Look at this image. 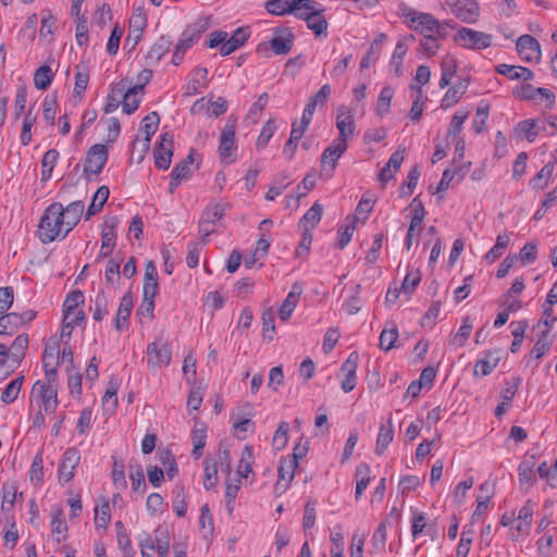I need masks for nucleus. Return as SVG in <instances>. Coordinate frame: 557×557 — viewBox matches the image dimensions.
I'll return each mask as SVG.
<instances>
[{
  "label": "nucleus",
  "mask_w": 557,
  "mask_h": 557,
  "mask_svg": "<svg viewBox=\"0 0 557 557\" xmlns=\"http://www.w3.org/2000/svg\"><path fill=\"white\" fill-rule=\"evenodd\" d=\"M171 46V38L161 36L147 53V59L158 62L170 50Z\"/></svg>",
  "instance_id": "nucleus-39"
},
{
  "label": "nucleus",
  "mask_w": 557,
  "mask_h": 557,
  "mask_svg": "<svg viewBox=\"0 0 557 557\" xmlns=\"http://www.w3.org/2000/svg\"><path fill=\"white\" fill-rule=\"evenodd\" d=\"M195 77L187 84L186 96L196 95L200 86H206L208 82V70L206 67H197L194 71Z\"/></svg>",
  "instance_id": "nucleus-44"
},
{
  "label": "nucleus",
  "mask_w": 557,
  "mask_h": 557,
  "mask_svg": "<svg viewBox=\"0 0 557 557\" xmlns=\"http://www.w3.org/2000/svg\"><path fill=\"white\" fill-rule=\"evenodd\" d=\"M63 511L61 508H53L51 512V532L52 535L61 534L63 539L65 537V533L67 531L66 523L62 520Z\"/></svg>",
  "instance_id": "nucleus-60"
},
{
  "label": "nucleus",
  "mask_w": 557,
  "mask_h": 557,
  "mask_svg": "<svg viewBox=\"0 0 557 557\" xmlns=\"http://www.w3.org/2000/svg\"><path fill=\"white\" fill-rule=\"evenodd\" d=\"M295 36L288 27H277L274 29L270 47L275 54H287L292 48Z\"/></svg>",
  "instance_id": "nucleus-14"
},
{
  "label": "nucleus",
  "mask_w": 557,
  "mask_h": 557,
  "mask_svg": "<svg viewBox=\"0 0 557 557\" xmlns=\"http://www.w3.org/2000/svg\"><path fill=\"white\" fill-rule=\"evenodd\" d=\"M248 39V34L244 28H237L232 36L226 37L225 41L220 48V53L223 57H226L234 51H236L239 47H242L246 40Z\"/></svg>",
  "instance_id": "nucleus-31"
},
{
  "label": "nucleus",
  "mask_w": 557,
  "mask_h": 557,
  "mask_svg": "<svg viewBox=\"0 0 557 557\" xmlns=\"http://www.w3.org/2000/svg\"><path fill=\"white\" fill-rule=\"evenodd\" d=\"M408 48L403 40H399L395 47L394 53L392 55L391 65L394 66V72L396 76H401L404 74L403 71V58L406 55Z\"/></svg>",
  "instance_id": "nucleus-47"
},
{
  "label": "nucleus",
  "mask_w": 557,
  "mask_h": 557,
  "mask_svg": "<svg viewBox=\"0 0 557 557\" xmlns=\"http://www.w3.org/2000/svg\"><path fill=\"white\" fill-rule=\"evenodd\" d=\"M158 271L153 261H148L145 265L143 295L156 297L158 294Z\"/></svg>",
  "instance_id": "nucleus-29"
},
{
  "label": "nucleus",
  "mask_w": 557,
  "mask_h": 557,
  "mask_svg": "<svg viewBox=\"0 0 557 557\" xmlns=\"http://www.w3.org/2000/svg\"><path fill=\"white\" fill-rule=\"evenodd\" d=\"M355 475L357 481L355 497L358 500L370 482L369 465L361 463L360 466H358Z\"/></svg>",
  "instance_id": "nucleus-41"
},
{
  "label": "nucleus",
  "mask_w": 557,
  "mask_h": 557,
  "mask_svg": "<svg viewBox=\"0 0 557 557\" xmlns=\"http://www.w3.org/2000/svg\"><path fill=\"white\" fill-rule=\"evenodd\" d=\"M111 519L110 505L104 500L101 506L95 509V523L98 528L107 529Z\"/></svg>",
  "instance_id": "nucleus-62"
},
{
  "label": "nucleus",
  "mask_w": 557,
  "mask_h": 557,
  "mask_svg": "<svg viewBox=\"0 0 557 557\" xmlns=\"http://www.w3.org/2000/svg\"><path fill=\"white\" fill-rule=\"evenodd\" d=\"M203 472V486L206 490H210L218 483L216 462H210V459L206 458Z\"/></svg>",
  "instance_id": "nucleus-55"
},
{
  "label": "nucleus",
  "mask_w": 557,
  "mask_h": 557,
  "mask_svg": "<svg viewBox=\"0 0 557 557\" xmlns=\"http://www.w3.org/2000/svg\"><path fill=\"white\" fill-rule=\"evenodd\" d=\"M325 8L320 4L305 22L307 27L313 32L315 37L327 36V20L324 15Z\"/></svg>",
  "instance_id": "nucleus-23"
},
{
  "label": "nucleus",
  "mask_w": 557,
  "mask_h": 557,
  "mask_svg": "<svg viewBox=\"0 0 557 557\" xmlns=\"http://www.w3.org/2000/svg\"><path fill=\"white\" fill-rule=\"evenodd\" d=\"M224 211L225 209L222 205H214L203 210L198 225L202 243L208 242V236L214 232V225L223 218Z\"/></svg>",
  "instance_id": "nucleus-9"
},
{
  "label": "nucleus",
  "mask_w": 557,
  "mask_h": 557,
  "mask_svg": "<svg viewBox=\"0 0 557 557\" xmlns=\"http://www.w3.org/2000/svg\"><path fill=\"white\" fill-rule=\"evenodd\" d=\"M28 347V335L20 334L15 337L12 345L9 347L11 354V364L16 368L23 360L26 349Z\"/></svg>",
  "instance_id": "nucleus-34"
},
{
  "label": "nucleus",
  "mask_w": 557,
  "mask_h": 557,
  "mask_svg": "<svg viewBox=\"0 0 557 557\" xmlns=\"http://www.w3.org/2000/svg\"><path fill=\"white\" fill-rule=\"evenodd\" d=\"M557 287V283H555L549 290L546 301L543 305V315L542 319L537 323V327H540L539 338L534 345L532 354L536 359L542 358L545 352L550 348L552 341L548 339V334L550 332L552 326L554 325L556 318L553 315V306L557 301L555 289Z\"/></svg>",
  "instance_id": "nucleus-2"
},
{
  "label": "nucleus",
  "mask_w": 557,
  "mask_h": 557,
  "mask_svg": "<svg viewBox=\"0 0 557 557\" xmlns=\"http://www.w3.org/2000/svg\"><path fill=\"white\" fill-rule=\"evenodd\" d=\"M479 491H486V495H478V505L472 515V520H474L476 516L482 515L487 509L488 503L493 496V484H491L490 482H484L480 485Z\"/></svg>",
  "instance_id": "nucleus-40"
},
{
  "label": "nucleus",
  "mask_w": 557,
  "mask_h": 557,
  "mask_svg": "<svg viewBox=\"0 0 557 557\" xmlns=\"http://www.w3.org/2000/svg\"><path fill=\"white\" fill-rule=\"evenodd\" d=\"M174 136L166 132L161 136L159 145L153 149L154 164L157 168L166 170L171 164L173 156Z\"/></svg>",
  "instance_id": "nucleus-10"
},
{
  "label": "nucleus",
  "mask_w": 557,
  "mask_h": 557,
  "mask_svg": "<svg viewBox=\"0 0 557 557\" xmlns=\"http://www.w3.org/2000/svg\"><path fill=\"white\" fill-rule=\"evenodd\" d=\"M227 111V101L223 97H219L212 101L209 99L207 102L205 98H200L194 102L190 108L191 114H198L205 112L208 117H219Z\"/></svg>",
  "instance_id": "nucleus-12"
},
{
  "label": "nucleus",
  "mask_w": 557,
  "mask_h": 557,
  "mask_svg": "<svg viewBox=\"0 0 557 557\" xmlns=\"http://www.w3.org/2000/svg\"><path fill=\"white\" fill-rule=\"evenodd\" d=\"M290 3L293 4L290 14L302 21L313 14V11L321 4L314 0H294Z\"/></svg>",
  "instance_id": "nucleus-36"
},
{
  "label": "nucleus",
  "mask_w": 557,
  "mask_h": 557,
  "mask_svg": "<svg viewBox=\"0 0 557 557\" xmlns=\"http://www.w3.org/2000/svg\"><path fill=\"white\" fill-rule=\"evenodd\" d=\"M535 466L534 456L525 458L518 468L520 486L523 487L525 484H530L533 474V468Z\"/></svg>",
  "instance_id": "nucleus-46"
},
{
  "label": "nucleus",
  "mask_w": 557,
  "mask_h": 557,
  "mask_svg": "<svg viewBox=\"0 0 557 557\" xmlns=\"http://www.w3.org/2000/svg\"><path fill=\"white\" fill-rule=\"evenodd\" d=\"M517 52L525 61L537 60L540 58V44L531 35H522L516 44Z\"/></svg>",
  "instance_id": "nucleus-19"
},
{
  "label": "nucleus",
  "mask_w": 557,
  "mask_h": 557,
  "mask_svg": "<svg viewBox=\"0 0 557 557\" xmlns=\"http://www.w3.org/2000/svg\"><path fill=\"white\" fill-rule=\"evenodd\" d=\"M172 358V349L168 342L156 341L147 346V363L149 367H166Z\"/></svg>",
  "instance_id": "nucleus-8"
},
{
  "label": "nucleus",
  "mask_w": 557,
  "mask_h": 557,
  "mask_svg": "<svg viewBox=\"0 0 557 557\" xmlns=\"http://www.w3.org/2000/svg\"><path fill=\"white\" fill-rule=\"evenodd\" d=\"M128 85L127 79H122L111 88L110 94L107 97V102L103 108L104 113L109 114L115 111L119 106H122V100Z\"/></svg>",
  "instance_id": "nucleus-28"
},
{
  "label": "nucleus",
  "mask_w": 557,
  "mask_h": 557,
  "mask_svg": "<svg viewBox=\"0 0 557 557\" xmlns=\"http://www.w3.org/2000/svg\"><path fill=\"white\" fill-rule=\"evenodd\" d=\"M117 388L119 384L111 380L107 387V391L102 397V405L107 410L113 411L117 406Z\"/></svg>",
  "instance_id": "nucleus-53"
},
{
  "label": "nucleus",
  "mask_w": 557,
  "mask_h": 557,
  "mask_svg": "<svg viewBox=\"0 0 557 557\" xmlns=\"http://www.w3.org/2000/svg\"><path fill=\"white\" fill-rule=\"evenodd\" d=\"M237 119L234 115L227 117L226 124L221 133L218 152L223 162H233V152L237 149L235 132Z\"/></svg>",
  "instance_id": "nucleus-4"
},
{
  "label": "nucleus",
  "mask_w": 557,
  "mask_h": 557,
  "mask_svg": "<svg viewBox=\"0 0 557 557\" xmlns=\"http://www.w3.org/2000/svg\"><path fill=\"white\" fill-rule=\"evenodd\" d=\"M133 296L131 292H127L121 299L116 317H115V327L117 330H122L124 326H127L129 315L133 309Z\"/></svg>",
  "instance_id": "nucleus-32"
},
{
  "label": "nucleus",
  "mask_w": 557,
  "mask_h": 557,
  "mask_svg": "<svg viewBox=\"0 0 557 557\" xmlns=\"http://www.w3.org/2000/svg\"><path fill=\"white\" fill-rule=\"evenodd\" d=\"M65 232L64 220L62 219L61 203L52 202L46 208L38 225V237L44 244L62 237Z\"/></svg>",
  "instance_id": "nucleus-3"
},
{
  "label": "nucleus",
  "mask_w": 557,
  "mask_h": 557,
  "mask_svg": "<svg viewBox=\"0 0 557 557\" xmlns=\"http://www.w3.org/2000/svg\"><path fill=\"white\" fill-rule=\"evenodd\" d=\"M57 106H58V102H57L55 95L47 96L44 99V102H42L44 119L48 123H50V125H54Z\"/></svg>",
  "instance_id": "nucleus-64"
},
{
  "label": "nucleus",
  "mask_w": 557,
  "mask_h": 557,
  "mask_svg": "<svg viewBox=\"0 0 557 557\" xmlns=\"http://www.w3.org/2000/svg\"><path fill=\"white\" fill-rule=\"evenodd\" d=\"M21 326L17 313H7L0 317V335H12Z\"/></svg>",
  "instance_id": "nucleus-43"
},
{
  "label": "nucleus",
  "mask_w": 557,
  "mask_h": 557,
  "mask_svg": "<svg viewBox=\"0 0 557 557\" xmlns=\"http://www.w3.org/2000/svg\"><path fill=\"white\" fill-rule=\"evenodd\" d=\"M81 461V454L75 447L67 448L60 461L58 469L59 481L65 483L70 482L74 478V471Z\"/></svg>",
  "instance_id": "nucleus-11"
},
{
  "label": "nucleus",
  "mask_w": 557,
  "mask_h": 557,
  "mask_svg": "<svg viewBox=\"0 0 557 557\" xmlns=\"http://www.w3.org/2000/svg\"><path fill=\"white\" fill-rule=\"evenodd\" d=\"M298 461L296 459L284 458L277 469L278 481L275 484L276 490L285 491L294 479Z\"/></svg>",
  "instance_id": "nucleus-22"
},
{
  "label": "nucleus",
  "mask_w": 557,
  "mask_h": 557,
  "mask_svg": "<svg viewBox=\"0 0 557 557\" xmlns=\"http://www.w3.org/2000/svg\"><path fill=\"white\" fill-rule=\"evenodd\" d=\"M23 381H24L23 375H20L16 379H14L13 381H11L9 383V385L2 392L1 401L5 403V404L13 403L18 396Z\"/></svg>",
  "instance_id": "nucleus-48"
},
{
  "label": "nucleus",
  "mask_w": 557,
  "mask_h": 557,
  "mask_svg": "<svg viewBox=\"0 0 557 557\" xmlns=\"http://www.w3.org/2000/svg\"><path fill=\"white\" fill-rule=\"evenodd\" d=\"M493 36L472 28L461 27L455 35V40L467 49H485L492 45Z\"/></svg>",
  "instance_id": "nucleus-5"
},
{
  "label": "nucleus",
  "mask_w": 557,
  "mask_h": 557,
  "mask_svg": "<svg viewBox=\"0 0 557 557\" xmlns=\"http://www.w3.org/2000/svg\"><path fill=\"white\" fill-rule=\"evenodd\" d=\"M301 293L302 287L298 283H295L293 285L292 290L288 293L287 297L282 302L278 309V315L282 321H286L287 319H289L293 311L297 307Z\"/></svg>",
  "instance_id": "nucleus-27"
},
{
  "label": "nucleus",
  "mask_w": 557,
  "mask_h": 557,
  "mask_svg": "<svg viewBox=\"0 0 557 557\" xmlns=\"http://www.w3.org/2000/svg\"><path fill=\"white\" fill-rule=\"evenodd\" d=\"M160 122L159 114L153 111L146 115L140 124V131L146 135L145 138L151 139V136L157 132Z\"/></svg>",
  "instance_id": "nucleus-51"
},
{
  "label": "nucleus",
  "mask_w": 557,
  "mask_h": 557,
  "mask_svg": "<svg viewBox=\"0 0 557 557\" xmlns=\"http://www.w3.org/2000/svg\"><path fill=\"white\" fill-rule=\"evenodd\" d=\"M386 39V35L384 33H380L375 39L372 41L367 54L362 58L360 67L368 69L371 63L375 61L373 58L374 54H379L381 51V46L383 41Z\"/></svg>",
  "instance_id": "nucleus-45"
},
{
  "label": "nucleus",
  "mask_w": 557,
  "mask_h": 557,
  "mask_svg": "<svg viewBox=\"0 0 557 557\" xmlns=\"http://www.w3.org/2000/svg\"><path fill=\"white\" fill-rule=\"evenodd\" d=\"M469 116V111H457L451 117L450 125L447 132L448 136L457 137L462 131V125Z\"/></svg>",
  "instance_id": "nucleus-63"
},
{
  "label": "nucleus",
  "mask_w": 557,
  "mask_h": 557,
  "mask_svg": "<svg viewBox=\"0 0 557 557\" xmlns=\"http://www.w3.org/2000/svg\"><path fill=\"white\" fill-rule=\"evenodd\" d=\"M53 78L52 70L49 65H41L34 74V85L39 90H46Z\"/></svg>",
  "instance_id": "nucleus-42"
},
{
  "label": "nucleus",
  "mask_w": 557,
  "mask_h": 557,
  "mask_svg": "<svg viewBox=\"0 0 557 557\" xmlns=\"http://www.w3.org/2000/svg\"><path fill=\"white\" fill-rule=\"evenodd\" d=\"M62 219L65 224V232L62 235L64 238L79 222L84 212V202L81 200L73 201L66 207L61 205Z\"/></svg>",
  "instance_id": "nucleus-18"
},
{
  "label": "nucleus",
  "mask_w": 557,
  "mask_h": 557,
  "mask_svg": "<svg viewBox=\"0 0 557 557\" xmlns=\"http://www.w3.org/2000/svg\"><path fill=\"white\" fill-rule=\"evenodd\" d=\"M42 364L46 381L54 383L57 380V368L59 364V345L57 342L47 344L42 354Z\"/></svg>",
  "instance_id": "nucleus-15"
},
{
  "label": "nucleus",
  "mask_w": 557,
  "mask_h": 557,
  "mask_svg": "<svg viewBox=\"0 0 557 557\" xmlns=\"http://www.w3.org/2000/svg\"><path fill=\"white\" fill-rule=\"evenodd\" d=\"M336 126L339 131V136L335 139L337 141L347 143V138L352 136L355 131L354 116L350 114L346 107H341L337 110Z\"/></svg>",
  "instance_id": "nucleus-20"
},
{
  "label": "nucleus",
  "mask_w": 557,
  "mask_h": 557,
  "mask_svg": "<svg viewBox=\"0 0 557 557\" xmlns=\"http://www.w3.org/2000/svg\"><path fill=\"white\" fill-rule=\"evenodd\" d=\"M117 224L119 219L116 216L109 218L104 222V228L101 233V249L97 256V260L107 258L111 253L113 247L115 246V227L117 226Z\"/></svg>",
  "instance_id": "nucleus-17"
},
{
  "label": "nucleus",
  "mask_w": 557,
  "mask_h": 557,
  "mask_svg": "<svg viewBox=\"0 0 557 557\" xmlns=\"http://www.w3.org/2000/svg\"><path fill=\"white\" fill-rule=\"evenodd\" d=\"M191 440L194 444L193 455L196 459L202 455V449L206 446L207 426L205 423H197L191 432Z\"/></svg>",
  "instance_id": "nucleus-37"
},
{
  "label": "nucleus",
  "mask_w": 557,
  "mask_h": 557,
  "mask_svg": "<svg viewBox=\"0 0 557 557\" xmlns=\"http://www.w3.org/2000/svg\"><path fill=\"white\" fill-rule=\"evenodd\" d=\"M394 438V424L392 418L381 423L376 438L375 453L382 455Z\"/></svg>",
  "instance_id": "nucleus-30"
},
{
  "label": "nucleus",
  "mask_w": 557,
  "mask_h": 557,
  "mask_svg": "<svg viewBox=\"0 0 557 557\" xmlns=\"http://www.w3.org/2000/svg\"><path fill=\"white\" fill-rule=\"evenodd\" d=\"M398 338V330L396 325L391 329H384L380 335V347L388 351L395 347V343Z\"/></svg>",
  "instance_id": "nucleus-56"
},
{
  "label": "nucleus",
  "mask_w": 557,
  "mask_h": 557,
  "mask_svg": "<svg viewBox=\"0 0 557 557\" xmlns=\"http://www.w3.org/2000/svg\"><path fill=\"white\" fill-rule=\"evenodd\" d=\"M474 532L470 528L463 530L460 536V541L457 547L456 557H467L473 541Z\"/></svg>",
  "instance_id": "nucleus-61"
},
{
  "label": "nucleus",
  "mask_w": 557,
  "mask_h": 557,
  "mask_svg": "<svg viewBox=\"0 0 557 557\" xmlns=\"http://www.w3.org/2000/svg\"><path fill=\"white\" fill-rule=\"evenodd\" d=\"M110 190L108 186H100L97 191L95 193L91 203L88 207L86 219H90L92 215H95L97 212H99L104 203L107 202L109 198Z\"/></svg>",
  "instance_id": "nucleus-38"
},
{
  "label": "nucleus",
  "mask_w": 557,
  "mask_h": 557,
  "mask_svg": "<svg viewBox=\"0 0 557 557\" xmlns=\"http://www.w3.org/2000/svg\"><path fill=\"white\" fill-rule=\"evenodd\" d=\"M469 87V79L462 78L459 79L454 84L453 87H450L444 95L442 101H441V108L442 109H448L451 106L459 102L461 97L465 95Z\"/></svg>",
  "instance_id": "nucleus-26"
},
{
  "label": "nucleus",
  "mask_w": 557,
  "mask_h": 557,
  "mask_svg": "<svg viewBox=\"0 0 557 557\" xmlns=\"http://www.w3.org/2000/svg\"><path fill=\"white\" fill-rule=\"evenodd\" d=\"M209 18L200 17L195 23L189 24L183 32L177 45L184 49H188L196 41H198L200 35L209 28Z\"/></svg>",
  "instance_id": "nucleus-16"
},
{
  "label": "nucleus",
  "mask_w": 557,
  "mask_h": 557,
  "mask_svg": "<svg viewBox=\"0 0 557 557\" xmlns=\"http://www.w3.org/2000/svg\"><path fill=\"white\" fill-rule=\"evenodd\" d=\"M451 12L465 23H474L479 16V5L474 0H461L460 2H451L445 0Z\"/></svg>",
  "instance_id": "nucleus-13"
},
{
  "label": "nucleus",
  "mask_w": 557,
  "mask_h": 557,
  "mask_svg": "<svg viewBox=\"0 0 557 557\" xmlns=\"http://www.w3.org/2000/svg\"><path fill=\"white\" fill-rule=\"evenodd\" d=\"M347 150V143L334 140L333 144L327 147L321 156V165L325 168L329 165L331 171H334L338 159Z\"/></svg>",
  "instance_id": "nucleus-25"
},
{
  "label": "nucleus",
  "mask_w": 557,
  "mask_h": 557,
  "mask_svg": "<svg viewBox=\"0 0 557 557\" xmlns=\"http://www.w3.org/2000/svg\"><path fill=\"white\" fill-rule=\"evenodd\" d=\"M139 106V99L137 98V91L131 89V82H128L126 91L122 100V110L126 114L134 113Z\"/></svg>",
  "instance_id": "nucleus-50"
},
{
  "label": "nucleus",
  "mask_w": 557,
  "mask_h": 557,
  "mask_svg": "<svg viewBox=\"0 0 557 557\" xmlns=\"http://www.w3.org/2000/svg\"><path fill=\"white\" fill-rule=\"evenodd\" d=\"M34 391H38L46 412H53L58 406L57 388L53 383H44L37 381L33 387Z\"/></svg>",
  "instance_id": "nucleus-21"
},
{
  "label": "nucleus",
  "mask_w": 557,
  "mask_h": 557,
  "mask_svg": "<svg viewBox=\"0 0 557 557\" xmlns=\"http://www.w3.org/2000/svg\"><path fill=\"white\" fill-rule=\"evenodd\" d=\"M502 359V350H490L485 352V357L478 360L474 366L473 374L475 376H486L493 372Z\"/></svg>",
  "instance_id": "nucleus-24"
},
{
  "label": "nucleus",
  "mask_w": 557,
  "mask_h": 557,
  "mask_svg": "<svg viewBox=\"0 0 557 557\" xmlns=\"http://www.w3.org/2000/svg\"><path fill=\"white\" fill-rule=\"evenodd\" d=\"M401 16L408 26L419 32L424 38L432 36L446 37V27L430 13L418 12L412 8L404 5L400 8Z\"/></svg>",
  "instance_id": "nucleus-1"
},
{
  "label": "nucleus",
  "mask_w": 557,
  "mask_h": 557,
  "mask_svg": "<svg viewBox=\"0 0 557 557\" xmlns=\"http://www.w3.org/2000/svg\"><path fill=\"white\" fill-rule=\"evenodd\" d=\"M108 154L106 145L96 144L91 146L86 156L84 174L87 177L90 174H99L107 163Z\"/></svg>",
  "instance_id": "nucleus-7"
},
{
  "label": "nucleus",
  "mask_w": 557,
  "mask_h": 557,
  "mask_svg": "<svg viewBox=\"0 0 557 557\" xmlns=\"http://www.w3.org/2000/svg\"><path fill=\"white\" fill-rule=\"evenodd\" d=\"M106 314H108V297L103 290H100L94 300L92 318L96 321H101Z\"/></svg>",
  "instance_id": "nucleus-54"
},
{
  "label": "nucleus",
  "mask_w": 557,
  "mask_h": 557,
  "mask_svg": "<svg viewBox=\"0 0 557 557\" xmlns=\"http://www.w3.org/2000/svg\"><path fill=\"white\" fill-rule=\"evenodd\" d=\"M393 95L394 90L391 86H385L381 90L376 104V112L379 115L383 116L389 111Z\"/></svg>",
  "instance_id": "nucleus-52"
},
{
  "label": "nucleus",
  "mask_w": 557,
  "mask_h": 557,
  "mask_svg": "<svg viewBox=\"0 0 557 557\" xmlns=\"http://www.w3.org/2000/svg\"><path fill=\"white\" fill-rule=\"evenodd\" d=\"M508 245L509 236L507 234L498 235L496 238L495 246L491 248V250L486 253L485 258L488 261H495L503 255V251L508 247Z\"/></svg>",
  "instance_id": "nucleus-59"
},
{
  "label": "nucleus",
  "mask_w": 557,
  "mask_h": 557,
  "mask_svg": "<svg viewBox=\"0 0 557 557\" xmlns=\"http://www.w3.org/2000/svg\"><path fill=\"white\" fill-rule=\"evenodd\" d=\"M554 169V162H548L547 164H545L542 168V170L536 174V176L532 180V187L535 189H544L553 175Z\"/></svg>",
  "instance_id": "nucleus-49"
},
{
  "label": "nucleus",
  "mask_w": 557,
  "mask_h": 557,
  "mask_svg": "<svg viewBox=\"0 0 557 557\" xmlns=\"http://www.w3.org/2000/svg\"><path fill=\"white\" fill-rule=\"evenodd\" d=\"M194 163L193 152L177 163L171 172V178L184 180L190 173V165Z\"/></svg>",
  "instance_id": "nucleus-58"
},
{
  "label": "nucleus",
  "mask_w": 557,
  "mask_h": 557,
  "mask_svg": "<svg viewBox=\"0 0 557 557\" xmlns=\"http://www.w3.org/2000/svg\"><path fill=\"white\" fill-rule=\"evenodd\" d=\"M496 72L508 77L509 79H522L523 82H528L533 78L532 71L524 66L499 64L496 67Z\"/></svg>",
  "instance_id": "nucleus-33"
},
{
  "label": "nucleus",
  "mask_w": 557,
  "mask_h": 557,
  "mask_svg": "<svg viewBox=\"0 0 557 557\" xmlns=\"http://www.w3.org/2000/svg\"><path fill=\"white\" fill-rule=\"evenodd\" d=\"M323 206L314 202L313 206L305 213L299 222V227L306 231H312L321 220Z\"/></svg>",
  "instance_id": "nucleus-35"
},
{
  "label": "nucleus",
  "mask_w": 557,
  "mask_h": 557,
  "mask_svg": "<svg viewBox=\"0 0 557 557\" xmlns=\"http://www.w3.org/2000/svg\"><path fill=\"white\" fill-rule=\"evenodd\" d=\"M275 131H276L275 121L271 120V119L268 120L264 123V125H263V127H262V129H261V132H260V134H259V136L257 138V143H256L257 147L258 148L267 147V145L269 144L270 139L274 135Z\"/></svg>",
  "instance_id": "nucleus-57"
},
{
  "label": "nucleus",
  "mask_w": 557,
  "mask_h": 557,
  "mask_svg": "<svg viewBox=\"0 0 557 557\" xmlns=\"http://www.w3.org/2000/svg\"><path fill=\"white\" fill-rule=\"evenodd\" d=\"M556 127V123L553 116L545 117L541 120H525L520 122L517 127L516 132L519 134H524L527 136V139L532 143L534 141L535 137L537 136V133L540 131H544L548 133L549 135H554V129Z\"/></svg>",
  "instance_id": "nucleus-6"
}]
</instances>
